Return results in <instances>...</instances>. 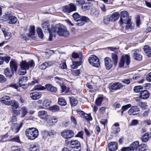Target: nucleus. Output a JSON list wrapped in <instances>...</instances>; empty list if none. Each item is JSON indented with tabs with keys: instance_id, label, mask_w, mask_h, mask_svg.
<instances>
[{
	"instance_id": "nucleus-1",
	"label": "nucleus",
	"mask_w": 151,
	"mask_h": 151,
	"mask_svg": "<svg viewBox=\"0 0 151 151\" xmlns=\"http://www.w3.org/2000/svg\"><path fill=\"white\" fill-rule=\"evenodd\" d=\"M52 30L54 33H57L59 36L68 37L69 35V32L66 27L60 24H56L53 27Z\"/></svg>"
},
{
	"instance_id": "nucleus-2",
	"label": "nucleus",
	"mask_w": 151,
	"mask_h": 151,
	"mask_svg": "<svg viewBox=\"0 0 151 151\" xmlns=\"http://www.w3.org/2000/svg\"><path fill=\"white\" fill-rule=\"evenodd\" d=\"M34 64L33 60H30L28 62L22 60L20 63V69L19 70V74L21 75L25 74L27 73V70H28L29 67H32Z\"/></svg>"
},
{
	"instance_id": "nucleus-3",
	"label": "nucleus",
	"mask_w": 151,
	"mask_h": 151,
	"mask_svg": "<svg viewBox=\"0 0 151 151\" xmlns=\"http://www.w3.org/2000/svg\"><path fill=\"white\" fill-rule=\"evenodd\" d=\"M25 133L27 137L31 140L35 139L39 135L38 131L35 128H30L27 129L25 132Z\"/></svg>"
},
{
	"instance_id": "nucleus-4",
	"label": "nucleus",
	"mask_w": 151,
	"mask_h": 151,
	"mask_svg": "<svg viewBox=\"0 0 151 151\" xmlns=\"http://www.w3.org/2000/svg\"><path fill=\"white\" fill-rule=\"evenodd\" d=\"M2 18L4 21H6L8 20L9 21V23L10 24H14L17 22V18L13 16L11 12L5 13Z\"/></svg>"
},
{
	"instance_id": "nucleus-5",
	"label": "nucleus",
	"mask_w": 151,
	"mask_h": 151,
	"mask_svg": "<svg viewBox=\"0 0 151 151\" xmlns=\"http://www.w3.org/2000/svg\"><path fill=\"white\" fill-rule=\"evenodd\" d=\"M130 56L127 54L122 55L121 58L119 63L120 67L126 68L130 63Z\"/></svg>"
},
{
	"instance_id": "nucleus-6",
	"label": "nucleus",
	"mask_w": 151,
	"mask_h": 151,
	"mask_svg": "<svg viewBox=\"0 0 151 151\" xmlns=\"http://www.w3.org/2000/svg\"><path fill=\"white\" fill-rule=\"evenodd\" d=\"M120 17L119 23L120 26L124 23H128L129 21H131V19L130 18L129 14L127 12L124 11L121 12L120 13Z\"/></svg>"
},
{
	"instance_id": "nucleus-7",
	"label": "nucleus",
	"mask_w": 151,
	"mask_h": 151,
	"mask_svg": "<svg viewBox=\"0 0 151 151\" xmlns=\"http://www.w3.org/2000/svg\"><path fill=\"white\" fill-rule=\"evenodd\" d=\"M88 60L90 64L93 66L97 67L100 65L99 58L95 55H91Z\"/></svg>"
},
{
	"instance_id": "nucleus-8",
	"label": "nucleus",
	"mask_w": 151,
	"mask_h": 151,
	"mask_svg": "<svg viewBox=\"0 0 151 151\" xmlns=\"http://www.w3.org/2000/svg\"><path fill=\"white\" fill-rule=\"evenodd\" d=\"M139 142L137 141H135L132 143L129 147H122L119 151H134L138 146Z\"/></svg>"
},
{
	"instance_id": "nucleus-9",
	"label": "nucleus",
	"mask_w": 151,
	"mask_h": 151,
	"mask_svg": "<svg viewBox=\"0 0 151 151\" xmlns=\"http://www.w3.org/2000/svg\"><path fill=\"white\" fill-rule=\"evenodd\" d=\"M61 135L64 138L67 139H69L74 136L73 132L70 130H65L61 133Z\"/></svg>"
},
{
	"instance_id": "nucleus-10",
	"label": "nucleus",
	"mask_w": 151,
	"mask_h": 151,
	"mask_svg": "<svg viewBox=\"0 0 151 151\" xmlns=\"http://www.w3.org/2000/svg\"><path fill=\"white\" fill-rule=\"evenodd\" d=\"M76 10V7L73 3L70 4L69 6H65L63 9V10L64 12L68 13H70L72 12L75 11Z\"/></svg>"
},
{
	"instance_id": "nucleus-11",
	"label": "nucleus",
	"mask_w": 151,
	"mask_h": 151,
	"mask_svg": "<svg viewBox=\"0 0 151 151\" xmlns=\"http://www.w3.org/2000/svg\"><path fill=\"white\" fill-rule=\"evenodd\" d=\"M128 111V113L130 116L137 115L139 112V109L137 106H133Z\"/></svg>"
},
{
	"instance_id": "nucleus-12",
	"label": "nucleus",
	"mask_w": 151,
	"mask_h": 151,
	"mask_svg": "<svg viewBox=\"0 0 151 151\" xmlns=\"http://www.w3.org/2000/svg\"><path fill=\"white\" fill-rule=\"evenodd\" d=\"M104 61L106 68L109 70L112 67L113 63L109 57H106L104 59Z\"/></svg>"
},
{
	"instance_id": "nucleus-13",
	"label": "nucleus",
	"mask_w": 151,
	"mask_h": 151,
	"mask_svg": "<svg viewBox=\"0 0 151 151\" xmlns=\"http://www.w3.org/2000/svg\"><path fill=\"white\" fill-rule=\"evenodd\" d=\"M124 86L122 83L119 82H116L112 84L109 89L111 90H116L121 89Z\"/></svg>"
},
{
	"instance_id": "nucleus-14",
	"label": "nucleus",
	"mask_w": 151,
	"mask_h": 151,
	"mask_svg": "<svg viewBox=\"0 0 151 151\" xmlns=\"http://www.w3.org/2000/svg\"><path fill=\"white\" fill-rule=\"evenodd\" d=\"M39 117L44 120L47 121L49 119V116L46 111L44 110L40 111L38 112Z\"/></svg>"
},
{
	"instance_id": "nucleus-15",
	"label": "nucleus",
	"mask_w": 151,
	"mask_h": 151,
	"mask_svg": "<svg viewBox=\"0 0 151 151\" xmlns=\"http://www.w3.org/2000/svg\"><path fill=\"white\" fill-rule=\"evenodd\" d=\"M90 20V19L87 17L83 16L81 19L76 21L77 22L76 23V24L78 26H81L83 25L85 23L89 22Z\"/></svg>"
},
{
	"instance_id": "nucleus-16",
	"label": "nucleus",
	"mask_w": 151,
	"mask_h": 151,
	"mask_svg": "<svg viewBox=\"0 0 151 151\" xmlns=\"http://www.w3.org/2000/svg\"><path fill=\"white\" fill-rule=\"evenodd\" d=\"M108 147L110 151H115L118 148L117 144L115 142H111L109 143Z\"/></svg>"
},
{
	"instance_id": "nucleus-17",
	"label": "nucleus",
	"mask_w": 151,
	"mask_h": 151,
	"mask_svg": "<svg viewBox=\"0 0 151 151\" xmlns=\"http://www.w3.org/2000/svg\"><path fill=\"white\" fill-rule=\"evenodd\" d=\"M14 124H15L12 125L11 129L14 133H16L19 131L22 125V123H21L20 124L17 123Z\"/></svg>"
},
{
	"instance_id": "nucleus-18",
	"label": "nucleus",
	"mask_w": 151,
	"mask_h": 151,
	"mask_svg": "<svg viewBox=\"0 0 151 151\" xmlns=\"http://www.w3.org/2000/svg\"><path fill=\"white\" fill-rule=\"evenodd\" d=\"M41 94L40 93L35 92H32L29 93V96L32 100H37L41 96Z\"/></svg>"
},
{
	"instance_id": "nucleus-19",
	"label": "nucleus",
	"mask_w": 151,
	"mask_h": 151,
	"mask_svg": "<svg viewBox=\"0 0 151 151\" xmlns=\"http://www.w3.org/2000/svg\"><path fill=\"white\" fill-rule=\"evenodd\" d=\"M10 68L11 70L14 72L17 71V63L14 60H12L10 63Z\"/></svg>"
},
{
	"instance_id": "nucleus-20",
	"label": "nucleus",
	"mask_w": 151,
	"mask_h": 151,
	"mask_svg": "<svg viewBox=\"0 0 151 151\" xmlns=\"http://www.w3.org/2000/svg\"><path fill=\"white\" fill-rule=\"evenodd\" d=\"M45 88L48 91L53 93H55L57 91V88L53 86L50 84H46L45 86Z\"/></svg>"
},
{
	"instance_id": "nucleus-21",
	"label": "nucleus",
	"mask_w": 151,
	"mask_h": 151,
	"mask_svg": "<svg viewBox=\"0 0 151 151\" xmlns=\"http://www.w3.org/2000/svg\"><path fill=\"white\" fill-rule=\"evenodd\" d=\"M140 98L144 99H147L150 96V94L147 90L142 91L140 93Z\"/></svg>"
},
{
	"instance_id": "nucleus-22",
	"label": "nucleus",
	"mask_w": 151,
	"mask_h": 151,
	"mask_svg": "<svg viewBox=\"0 0 151 151\" xmlns=\"http://www.w3.org/2000/svg\"><path fill=\"white\" fill-rule=\"evenodd\" d=\"M119 17V14L118 12H114L109 17L111 21L114 22L117 20Z\"/></svg>"
},
{
	"instance_id": "nucleus-23",
	"label": "nucleus",
	"mask_w": 151,
	"mask_h": 151,
	"mask_svg": "<svg viewBox=\"0 0 151 151\" xmlns=\"http://www.w3.org/2000/svg\"><path fill=\"white\" fill-rule=\"evenodd\" d=\"M71 56L74 58H79L81 61L82 60L83 58L82 53L81 52H79L78 53L73 52L72 53Z\"/></svg>"
},
{
	"instance_id": "nucleus-24",
	"label": "nucleus",
	"mask_w": 151,
	"mask_h": 151,
	"mask_svg": "<svg viewBox=\"0 0 151 151\" xmlns=\"http://www.w3.org/2000/svg\"><path fill=\"white\" fill-rule=\"evenodd\" d=\"M4 73L6 77L9 78H11L14 74V72L12 70H10L9 68H6L4 70Z\"/></svg>"
},
{
	"instance_id": "nucleus-25",
	"label": "nucleus",
	"mask_w": 151,
	"mask_h": 151,
	"mask_svg": "<svg viewBox=\"0 0 151 151\" xmlns=\"http://www.w3.org/2000/svg\"><path fill=\"white\" fill-rule=\"evenodd\" d=\"M10 98L7 96H3L0 99V101L2 103L5 104L6 105L9 106L10 101H9Z\"/></svg>"
},
{
	"instance_id": "nucleus-26",
	"label": "nucleus",
	"mask_w": 151,
	"mask_h": 151,
	"mask_svg": "<svg viewBox=\"0 0 151 151\" xmlns=\"http://www.w3.org/2000/svg\"><path fill=\"white\" fill-rule=\"evenodd\" d=\"M111 58L113 60V63L115 66L117 65L118 62V56L116 53H111Z\"/></svg>"
},
{
	"instance_id": "nucleus-27",
	"label": "nucleus",
	"mask_w": 151,
	"mask_h": 151,
	"mask_svg": "<svg viewBox=\"0 0 151 151\" xmlns=\"http://www.w3.org/2000/svg\"><path fill=\"white\" fill-rule=\"evenodd\" d=\"M9 104L12 107L13 109H18L19 107V104L18 102L15 100L10 101V102Z\"/></svg>"
},
{
	"instance_id": "nucleus-28",
	"label": "nucleus",
	"mask_w": 151,
	"mask_h": 151,
	"mask_svg": "<svg viewBox=\"0 0 151 151\" xmlns=\"http://www.w3.org/2000/svg\"><path fill=\"white\" fill-rule=\"evenodd\" d=\"M151 137V135L149 132L146 133L141 138L142 141L143 142H146L148 141Z\"/></svg>"
},
{
	"instance_id": "nucleus-29",
	"label": "nucleus",
	"mask_w": 151,
	"mask_h": 151,
	"mask_svg": "<svg viewBox=\"0 0 151 151\" xmlns=\"http://www.w3.org/2000/svg\"><path fill=\"white\" fill-rule=\"evenodd\" d=\"M52 64V63L51 62H45L41 65H40L39 68L41 69L44 70L45 69L47 66H51Z\"/></svg>"
},
{
	"instance_id": "nucleus-30",
	"label": "nucleus",
	"mask_w": 151,
	"mask_h": 151,
	"mask_svg": "<svg viewBox=\"0 0 151 151\" xmlns=\"http://www.w3.org/2000/svg\"><path fill=\"white\" fill-rule=\"evenodd\" d=\"M119 124L118 123H116L114 124L112 127V129L113 132L114 134H116L120 131V128L119 127Z\"/></svg>"
},
{
	"instance_id": "nucleus-31",
	"label": "nucleus",
	"mask_w": 151,
	"mask_h": 151,
	"mask_svg": "<svg viewBox=\"0 0 151 151\" xmlns=\"http://www.w3.org/2000/svg\"><path fill=\"white\" fill-rule=\"evenodd\" d=\"M138 50H134L133 51H134L133 56L135 60L139 61L142 60V56L137 52Z\"/></svg>"
},
{
	"instance_id": "nucleus-32",
	"label": "nucleus",
	"mask_w": 151,
	"mask_h": 151,
	"mask_svg": "<svg viewBox=\"0 0 151 151\" xmlns=\"http://www.w3.org/2000/svg\"><path fill=\"white\" fill-rule=\"evenodd\" d=\"M2 31L6 39V40L9 39L11 37V33L9 32L5 28H2Z\"/></svg>"
},
{
	"instance_id": "nucleus-33",
	"label": "nucleus",
	"mask_w": 151,
	"mask_h": 151,
	"mask_svg": "<svg viewBox=\"0 0 151 151\" xmlns=\"http://www.w3.org/2000/svg\"><path fill=\"white\" fill-rule=\"evenodd\" d=\"M144 50L147 55L150 57H151V49L148 45H146L144 47Z\"/></svg>"
},
{
	"instance_id": "nucleus-34",
	"label": "nucleus",
	"mask_w": 151,
	"mask_h": 151,
	"mask_svg": "<svg viewBox=\"0 0 151 151\" xmlns=\"http://www.w3.org/2000/svg\"><path fill=\"white\" fill-rule=\"evenodd\" d=\"M94 17H98L99 14V11L95 8H92L90 13Z\"/></svg>"
},
{
	"instance_id": "nucleus-35",
	"label": "nucleus",
	"mask_w": 151,
	"mask_h": 151,
	"mask_svg": "<svg viewBox=\"0 0 151 151\" xmlns=\"http://www.w3.org/2000/svg\"><path fill=\"white\" fill-rule=\"evenodd\" d=\"M28 80V77L26 76H22L19 78V83L20 86L22 87L23 86H24L25 85V84H22V82H25Z\"/></svg>"
},
{
	"instance_id": "nucleus-36",
	"label": "nucleus",
	"mask_w": 151,
	"mask_h": 151,
	"mask_svg": "<svg viewBox=\"0 0 151 151\" xmlns=\"http://www.w3.org/2000/svg\"><path fill=\"white\" fill-rule=\"evenodd\" d=\"M29 33L28 36L32 37L35 34V27L34 26H30L29 29Z\"/></svg>"
},
{
	"instance_id": "nucleus-37",
	"label": "nucleus",
	"mask_w": 151,
	"mask_h": 151,
	"mask_svg": "<svg viewBox=\"0 0 151 151\" xmlns=\"http://www.w3.org/2000/svg\"><path fill=\"white\" fill-rule=\"evenodd\" d=\"M146 145L145 144H138V146L136 148V151H145L146 150Z\"/></svg>"
},
{
	"instance_id": "nucleus-38",
	"label": "nucleus",
	"mask_w": 151,
	"mask_h": 151,
	"mask_svg": "<svg viewBox=\"0 0 151 151\" xmlns=\"http://www.w3.org/2000/svg\"><path fill=\"white\" fill-rule=\"evenodd\" d=\"M40 147L38 145H32L30 146V151H39Z\"/></svg>"
},
{
	"instance_id": "nucleus-39",
	"label": "nucleus",
	"mask_w": 151,
	"mask_h": 151,
	"mask_svg": "<svg viewBox=\"0 0 151 151\" xmlns=\"http://www.w3.org/2000/svg\"><path fill=\"white\" fill-rule=\"evenodd\" d=\"M49 109L53 112H58L60 110V108L58 106L54 105L50 107Z\"/></svg>"
},
{
	"instance_id": "nucleus-40",
	"label": "nucleus",
	"mask_w": 151,
	"mask_h": 151,
	"mask_svg": "<svg viewBox=\"0 0 151 151\" xmlns=\"http://www.w3.org/2000/svg\"><path fill=\"white\" fill-rule=\"evenodd\" d=\"M73 19L75 21H77L82 18V16H81V15L77 12H75L73 14Z\"/></svg>"
},
{
	"instance_id": "nucleus-41",
	"label": "nucleus",
	"mask_w": 151,
	"mask_h": 151,
	"mask_svg": "<svg viewBox=\"0 0 151 151\" xmlns=\"http://www.w3.org/2000/svg\"><path fill=\"white\" fill-rule=\"evenodd\" d=\"M81 61L80 60L78 61H73L71 68L73 69L76 68L78 66H79L81 64Z\"/></svg>"
},
{
	"instance_id": "nucleus-42",
	"label": "nucleus",
	"mask_w": 151,
	"mask_h": 151,
	"mask_svg": "<svg viewBox=\"0 0 151 151\" xmlns=\"http://www.w3.org/2000/svg\"><path fill=\"white\" fill-rule=\"evenodd\" d=\"M91 6V4L90 3H86L84 4L82 6L81 8L83 11H86V10H88L90 8Z\"/></svg>"
},
{
	"instance_id": "nucleus-43",
	"label": "nucleus",
	"mask_w": 151,
	"mask_h": 151,
	"mask_svg": "<svg viewBox=\"0 0 151 151\" xmlns=\"http://www.w3.org/2000/svg\"><path fill=\"white\" fill-rule=\"evenodd\" d=\"M143 86H135L134 88V90L135 92L141 93L142 91Z\"/></svg>"
},
{
	"instance_id": "nucleus-44",
	"label": "nucleus",
	"mask_w": 151,
	"mask_h": 151,
	"mask_svg": "<svg viewBox=\"0 0 151 151\" xmlns=\"http://www.w3.org/2000/svg\"><path fill=\"white\" fill-rule=\"evenodd\" d=\"M58 103L59 104L62 106H65L67 104L66 101L60 97L58 99Z\"/></svg>"
},
{
	"instance_id": "nucleus-45",
	"label": "nucleus",
	"mask_w": 151,
	"mask_h": 151,
	"mask_svg": "<svg viewBox=\"0 0 151 151\" xmlns=\"http://www.w3.org/2000/svg\"><path fill=\"white\" fill-rule=\"evenodd\" d=\"M37 32L40 38H43L44 34L43 33L42 29L41 28H38L37 29Z\"/></svg>"
},
{
	"instance_id": "nucleus-46",
	"label": "nucleus",
	"mask_w": 151,
	"mask_h": 151,
	"mask_svg": "<svg viewBox=\"0 0 151 151\" xmlns=\"http://www.w3.org/2000/svg\"><path fill=\"white\" fill-rule=\"evenodd\" d=\"M41 135L44 139H46L49 136L48 131L46 130L42 131Z\"/></svg>"
},
{
	"instance_id": "nucleus-47",
	"label": "nucleus",
	"mask_w": 151,
	"mask_h": 151,
	"mask_svg": "<svg viewBox=\"0 0 151 151\" xmlns=\"http://www.w3.org/2000/svg\"><path fill=\"white\" fill-rule=\"evenodd\" d=\"M22 115L21 117H24L27 113V109L25 106H23L22 108Z\"/></svg>"
},
{
	"instance_id": "nucleus-48",
	"label": "nucleus",
	"mask_w": 151,
	"mask_h": 151,
	"mask_svg": "<svg viewBox=\"0 0 151 151\" xmlns=\"http://www.w3.org/2000/svg\"><path fill=\"white\" fill-rule=\"evenodd\" d=\"M70 101L71 105L73 106H76L78 103V101L76 99L73 98H70Z\"/></svg>"
},
{
	"instance_id": "nucleus-49",
	"label": "nucleus",
	"mask_w": 151,
	"mask_h": 151,
	"mask_svg": "<svg viewBox=\"0 0 151 151\" xmlns=\"http://www.w3.org/2000/svg\"><path fill=\"white\" fill-rule=\"evenodd\" d=\"M9 142H15L19 143L20 142L19 138V136H16L15 137L12 138L8 140Z\"/></svg>"
},
{
	"instance_id": "nucleus-50",
	"label": "nucleus",
	"mask_w": 151,
	"mask_h": 151,
	"mask_svg": "<svg viewBox=\"0 0 151 151\" xmlns=\"http://www.w3.org/2000/svg\"><path fill=\"white\" fill-rule=\"evenodd\" d=\"M121 82L123 83L126 84H129L130 83L131 81H132V79L130 78H125L122 80Z\"/></svg>"
},
{
	"instance_id": "nucleus-51",
	"label": "nucleus",
	"mask_w": 151,
	"mask_h": 151,
	"mask_svg": "<svg viewBox=\"0 0 151 151\" xmlns=\"http://www.w3.org/2000/svg\"><path fill=\"white\" fill-rule=\"evenodd\" d=\"M111 21L110 19L109 16H106L104 17L103 23L104 24H107Z\"/></svg>"
},
{
	"instance_id": "nucleus-52",
	"label": "nucleus",
	"mask_w": 151,
	"mask_h": 151,
	"mask_svg": "<svg viewBox=\"0 0 151 151\" xmlns=\"http://www.w3.org/2000/svg\"><path fill=\"white\" fill-rule=\"evenodd\" d=\"M12 112L13 116H18L20 114V110H18L12 109Z\"/></svg>"
},
{
	"instance_id": "nucleus-53",
	"label": "nucleus",
	"mask_w": 151,
	"mask_h": 151,
	"mask_svg": "<svg viewBox=\"0 0 151 151\" xmlns=\"http://www.w3.org/2000/svg\"><path fill=\"white\" fill-rule=\"evenodd\" d=\"M57 119L53 118L51 120H50L48 123L49 125H52L57 122Z\"/></svg>"
},
{
	"instance_id": "nucleus-54",
	"label": "nucleus",
	"mask_w": 151,
	"mask_h": 151,
	"mask_svg": "<svg viewBox=\"0 0 151 151\" xmlns=\"http://www.w3.org/2000/svg\"><path fill=\"white\" fill-rule=\"evenodd\" d=\"M34 89L35 90H43L45 89V88L43 86H42L40 85H37L34 87Z\"/></svg>"
},
{
	"instance_id": "nucleus-55",
	"label": "nucleus",
	"mask_w": 151,
	"mask_h": 151,
	"mask_svg": "<svg viewBox=\"0 0 151 151\" xmlns=\"http://www.w3.org/2000/svg\"><path fill=\"white\" fill-rule=\"evenodd\" d=\"M103 98L102 97H99L96 101V104L97 106H100L103 101Z\"/></svg>"
},
{
	"instance_id": "nucleus-56",
	"label": "nucleus",
	"mask_w": 151,
	"mask_h": 151,
	"mask_svg": "<svg viewBox=\"0 0 151 151\" xmlns=\"http://www.w3.org/2000/svg\"><path fill=\"white\" fill-rule=\"evenodd\" d=\"M84 114L83 115L84 116V117L86 118L88 121H91L92 119V117L91 116L90 114H87L84 113Z\"/></svg>"
},
{
	"instance_id": "nucleus-57",
	"label": "nucleus",
	"mask_w": 151,
	"mask_h": 151,
	"mask_svg": "<svg viewBox=\"0 0 151 151\" xmlns=\"http://www.w3.org/2000/svg\"><path fill=\"white\" fill-rule=\"evenodd\" d=\"M132 105L130 104H128L124 106H122V110H123V111H125L128 109L129 108L131 107Z\"/></svg>"
},
{
	"instance_id": "nucleus-58",
	"label": "nucleus",
	"mask_w": 151,
	"mask_h": 151,
	"mask_svg": "<svg viewBox=\"0 0 151 151\" xmlns=\"http://www.w3.org/2000/svg\"><path fill=\"white\" fill-rule=\"evenodd\" d=\"M11 121L9 123H11L12 124H15L14 123H17V118L16 116H12L10 119Z\"/></svg>"
},
{
	"instance_id": "nucleus-59",
	"label": "nucleus",
	"mask_w": 151,
	"mask_h": 151,
	"mask_svg": "<svg viewBox=\"0 0 151 151\" xmlns=\"http://www.w3.org/2000/svg\"><path fill=\"white\" fill-rule=\"evenodd\" d=\"M76 4L78 6L83 5L85 4L84 0H76Z\"/></svg>"
},
{
	"instance_id": "nucleus-60",
	"label": "nucleus",
	"mask_w": 151,
	"mask_h": 151,
	"mask_svg": "<svg viewBox=\"0 0 151 151\" xmlns=\"http://www.w3.org/2000/svg\"><path fill=\"white\" fill-rule=\"evenodd\" d=\"M70 118L71 122L73 123L75 125H76L77 122L76 118L74 116L72 115L70 116Z\"/></svg>"
},
{
	"instance_id": "nucleus-61",
	"label": "nucleus",
	"mask_w": 151,
	"mask_h": 151,
	"mask_svg": "<svg viewBox=\"0 0 151 151\" xmlns=\"http://www.w3.org/2000/svg\"><path fill=\"white\" fill-rule=\"evenodd\" d=\"M50 103L48 100H45L44 101L42 104L44 107H47L50 106Z\"/></svg>"
},
{
	"instance_id": "nucleus-62",
	"label": "nucleus",
	"mask_w": 151,
	"mask_h": 151,
	"mask_svg": "<svg viewBox=\"0 0 151 151\" xmlns=\"http://www.w3.org/2000/svg\"><path fill=\"white\" fill-rule=\"evenodd\" d=\"M124 24H126V29H131L132 28V23L131 21H129V22H128V23H124Z\"/></svg>"
},
{
	"instance_id": "nucleus-63",
	"label": "nucleus",
	"mask_w": 151,
	"mask_h": 151,
	"mask_svg": "<svg viewBox=\"0 0 151 151\" xmlns=\"http://www.w3.org/2000/svg\"><path fill=\"white\" fill-rule=\"evenodd\" d=\"M49 136L52 137L56 134V132L53 130H50L48 131Z\"/></svg>"
},
{
	"instance_id": "nucleus-64",
	"label": "nucleus",
	"mask_w": 151,
	"mask_h": 151,
	"mask_svg": "<svg viewBox=\"0 0 151 151\" xmlns=\"http://www.w3.org/2000/svg\"><path fill=\"white\" fill-rule=\"evenodd\" d=\"M12 151H20V148L17 146H13L11 147Z\"/></svg>"
}]
</instances>
